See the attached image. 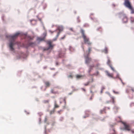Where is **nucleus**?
Segmentation results:
<instances>
[{
    "mask_svg": "<svg viewBox=\"0 0 134 134\" xmlns=\"http://www.w3.org/2000/svg\"><path fill=\"white\" fill-rule=\"evenodd\" d=\"M110 67L111 69L113 70V71H114V68L111 65H110Z\"/></svg>",
    "mask_w": 134,
    "mask_h": 134,
    "instance_id": "35",
    "label": "nucleus"
},
{
    "mask_svg": "<svg viewBox=\"0 0 134 134\" xmlns=\"http://www.w3.org/2000/svg\"><path fill=\"white\" fill-rule=\"evenodd\" d=\"M81 89L84 92H85L86 91V90H85V89L82 88Z\"/></svg>",
    "mask_w": 134,
    "mask_h": 134,
    "instance_id": "36",
    "label": "nucleus"
},
{
    "mask_svg": "<svg viewBox=\"0 0 134 134\" xmlns=\"http://www.w3.org/2000/svg\"><path fill=\"white\" fill-rule=\"evenodd\" d=\"M65 37V36H64L63 37H62L61 38V39H63Z\"/></svg>",
    "mask_w": 134,
    "mask_h": 134,
    "instance_id": "40",
    "label": "nucleus"
},
{
    "mask_svg": "<svg viewBox=\"0 0 134 134\" xmlns=\"http://www.w3.org/2000/svg\"><path fill=\"white\" fill-rule=\"evenodd\" d=\"M93 65H90V71L92 69V68L94 67Z\"/></svg>",
    "mask_w": 134,
    "mask_h": 134,
    "instance_id": "27",
    "label": "nucleus"
},
{
    "mask_svg": "<svg viewBox=\"0 0 134 134\" xmlns=\"http://www.w3.org/2000/svg\"><path fill=\"white\" fill-rule=\"evenodd\" d=\"M113 92H114V93L115 94H118L119 93V92H116V91H115L114 90H113Z\"/></svg>",
    "mask_w": 134,
    "mask_h": 134,
    "instance_id": "31",
    "label": "nucleus"
},
{
    "mask_svg": "<svg viewBox=\"0 0 134 134\" xmlns=\"http://www.w3.org/2000/svg\"><path fill=\"white\" fill-rule=\"evenodd\" d=\"M59 34H60V32H59L58 33V34H57V38H55L54 39H53V41H55L56 40L58 36H59Z\"/></svg>",
    "mask_w": 134,
    "mask_h": 134,
    "instance_id": "24",
    "label": "nucleus"
},
{
    "mask_svg": "<svg viewBox=\"0 0 134 134\" xmlns=\"http://www.w3.org/2000/svg\"><path fill=\"white\" fill-rule=\"evenodd\" d=\"M130 21L131 23H133L134 22V18L132 17H131Z\"/></svg>",
    "mask_w": 134,
    "mask_h": 134,
    "instance_id": "17",
    "label": "nucleus"
},
{
    "mask_svg": "<svg viewBox=\"0 0 134 134\" xmlns=\"http://www.w3.org/2000/svg\"><path fill=\"white\" fill-rule=\"evenodd\" d=\"M89 55H84V57L85 59V63L87 64H89L91 61L92 59L91 58L89 57Z\"/></svg>",
    "mask_w": 134,
    "mask_h": 134,
    "instance_id": "2",
    "label": "nucleus"
},
{
    "mask_svg": "<svg viewBox=\"0 0 134 134\" xmlns=\"http://www.w3.org/2000/svg\"><path fill=\"white\" fill-rule=\"evenodd\" d=\"M64 100L65 101V103H66V101H65V99H64Z\"/></svg>",
    "mask_w": 134,
    "mask_h": 134,
    "instance_id": "42",
    "label": "nucleus"
},
{
    "mask_svg": "<svg viewBox=\"0 0 134 134\" xmlns=\"http://www.w3.org/2000/svg\"><path fill=\"white\" fill-rule=\"evenodd\" d=\"M124 4L129 9L130 8H131V7H132L131 6L130 3L128 0H126L124 3Z\"/></svg>",
    "mask_w": 134,
    "mask_h": 134,
    "instance_id": "6",
    "label": "nucleus"
},
{
    "mask_svg": "<svg viewBox=\"0 0 134 134\" xmlns=\"http://www.w3.org/2000/svg\"><path fill=\"white\" fill-rule=\"evenodd\" d=\"M44 84L47 87H49L50 85V83L49 82L46 81L44 82Z\"/></svg>",
    "mask_w": 134,
    "mask_h": 134,
    "instance_id": "11",
    "label": "nucleus"
},
{
    "mask_svg": "<svg viewBox=\"0 0 134 134\" xmlns=\"http://www.w3.org/2000/svg\"><path fill=\"white\" fill-rule=\"evenodd\" d=\"M129 90H131L133 92H134V88L131 87H130Z\"/></svg>",
    "mask_w": 134,
    "mask_h": 134,
    "instance_id": "23",
    "label": "nucleus"
},
{
    "mask_svg": "<svg viewBox=\"0 0 134 134\" xmlns=\"http://www.w3.org/2000/svg\"><path fill=\"white\" fill-rule=\"evenodd\" d=\"M105 72L106 73L107 75L108 76L112 78H113V74H110L109 73L108 71H105Z\"/></svg>",
    "mask_w": 134,
    "mask_h": 134,
    "instance_id": "9",
    "label": "nucleus"
},
{
    "mask_svg": "<svg viewBox=\"0 0 134 134\" xmlns=\"http://www.w3.org/2000/svg\"><path fill=\"white\" fill-rule=\"evenodd\" d=\"M47 118H45V119H44V121H45V122H46L47 121Z\"/></svg>",
    "mask_w": 134,
    "mask_h": 134,
    "instance_id": "37",
    "label": "nucleus"
},
{
    "mask_svg": "<svg viewBox=\"0 0 134 134\" xmlns=\"http://www.w3.org/2000/svg\"><path fill=\"white\" fill-rule=\"evenodd\" d=\"M110 102L109 101H107L105 103L106 104H107L109 103Z\"/></svg>",
    "mask_w": 134,
    "mask_h": 134,
    "instance_id": "39",
    "label": "nucleus"
},
{
    "mask_svg": "<svg viewBox=\"0 0 134 134\" xmlns=\"http://www.w3.org/2000/svg\"><path fill=\"white\" fill-rule=\"evenodd\" d=\"M56 64L57 65H58V63H56Z\"/></svg>",
    "mask_w": 134,
    "mask_h": 134,
    "instance_id": "45",
    "label": "nucleus"
},
{
    "mask_svg": "<svg viewBox=\"0 0 134 134\" xmlns=\"http://www.w3.org/2000/svg\"><path fill=\"white\" fill-rule=\"evenodd\" d=\"M59 106L57 104L56 102H55L54 103V108H59Z\"/></svg>",
    "mask_w": 134,
    "mask_h": 134,
    "instance_id": "16",
    "label": "nucleus"
},
{
    "mask_svg": "<svg viewBox=\"0 0 134 134\" xmlns=\"http://www.w3.org/2000/svg\"><path fill=\"white\" fill-rule=\"evenodd\" d=\"M13 43L12 42H10L9 44V47L10 50L12 51H13L14 50V48H13Z\"/></svg>",
    "mask_w": 134,
    "mask_h": 134,
    "instance_id": "8",
    "label": "nucleus"
},
{
    "mask_svg": "<svg viewBox=\"0 0 134 134\" xmlns=\"http://www.w3.org/2000/svg\"><path fill=\"white\" fill-rule=\"evenodd\" d=\"M29 38L30 40H32L33 39V38L31 37H29Z\"/></svg>",
    "mask_w": 134,
    "mask_h": 134,
    "instance_id": "38",
    "label": "nucleus"
},
{
    "mask_svg": "<svg viewBox=\"0 0 134 134\" xmlns=\"http://www.w3.org/2000/svg\"><path fill=\"white\" fill-rule=\"evenodd\" d=\"M94 87H94V86H92L91 87V88H90V89H91V93L92 92V90L93 88H94Z\"/></svg>",
    "mask_w": 134,
    "mask_h": 134,
    "instance_id": "30",
    "label": "nucleus"
},
{
    "mask_svg": "<svg viewBox=\"0 0 134 134\" xmlns=\"http://www.w3.org/2000/svg\"><path fill=\"white\" fill-rule=\"evenodd\" d=\"M122 123L124 125L125 130L128 131H130L131 130V127L129 124L124 122H122Z\"/></svg>",
    "mask_w": 134,
    "mask_h": 134,
    "instance_id": "3",
    "label": "nucleus"
},
{
    "mask_svg": "<svg viewBox=\"0 0 134 134\" xmlns=\"http://www.w3.org/2000/svg\"><path fill=\"white\" fill-rule=\"evenodd\" d=\"M43 102L44 103H48L49 102V101L48 100H44L43 101Z\"/></svg>",
    "mask_w": 134,
    "mask_h": 134,
    "instance_id": "19",
    "label": "nucleus"
},
{
    "mask_svg": "<svg viewBox=\"0 0 134 134\" xmlns=\"http://www.w3.org/2000/svg\"><path fill=\"white\" fill-rule=\"evenodd\" d=\"M110 60L109 58H108V60L107 62V63L108 64H110Z\"/></svg>",
    "mask_w": 134,
    "mask_h": 134,
    "instance_id": "26",
    "label": "nucleus"
},
{
    "mask_svg": "<svg viewBox=\"0 0 134 134\" xmlns=\"http://www.w3.org/2000/svg\"><path fill=\"white\" fill-rule=\"evenodd\" d=\"M19 34V33H17L13 36L7 35L6 36V37L7 38H9L13 40L17 38Z\"/></svg>",
    "mask_w": 134,
    "mask_h": 134,
    "instance_id": "4",
    "label": "nucleus"
},
{
    "mask_svg": "<svg viewBox=\"0 0 134 134\" xmlns=\"http://www.w3.org/2000/svg\"><path fill=\"white\" fill-rule=\"evenodd\" d=\"M90 81H88L87 82H86V83H84V85L85 86H88L89 85V83H90Z\"/></svg>",
    "mask_w": 134,
    "mask_h": 134,
    "instance_id": "20",
    "label": "nucleus"
},
{
    "mask_svg": "<svg viewBox=\"0 0 134 134\" xmlns=\"http://www.w3.org/2000/svg\"><path fill=\"white\" fill-rule=\"evenodd\" d=\"M99 72L97 71V72L96 73H95L93 74V75H96V76H97L99 74Z\"/></svg>",
    "mask_w": 134,
    "mask_h": 134,
    "instance_id": "29",
    "label": "nucleus"
},
{
    "mask_svg": "<svg viewBox=\"0 0 134 134\" xmlns=\"http://www.w3.org/2000/svg\"><path fill=\"white\" fill-rule=\"evenodd\" d=\"M132 133H134V129H131V130H130Z\"/></svg>",
    "mask_w": 134,
    "mask_h": 134,
    "instance_id": "32",
    "label": "nucleus"
},
{
    "mask_svg": "<svg viewBox=\"0 0 134 134\" xmlns=\"http://www.w3.org/2000/svg\"><path fill=\"white\" fill-rule=\"evenodd\" d=\"M44 37H38L37 38V40L39 42H40L42 41H44Z\"/></svg>",
    "mask_w": 134,
    "mask_h": 134,
    "instance_id": "10",
    "label": "nucleus"
},
{
    "mask_svg": "<svg viewBox=\"0 0 134 134\" xmlns=\"http://www.w3.org/2000/svg\"><path fill=\"white\" fill-rule=\"evenodd\" d=\"M80 32L82 34V37L84 40L85 43L89 45H91L92 43L90 41L89 38L87 37L85 34L84 30L81 29L80 30Z\"/></svg>",
    "mask_w": 134,
    "mask_h": 134,
    "instance_id": "1",
    "label": "nucleus"
},
{
    "mask_svg": "<svg viewBox=\"0 0 134 134\" xmlns=\"http://www.w3.org/2000/svg\"><path fill=\"white\" fill-rule=\"evenodd\" d=\"M70 30H71V31H73V29L72 28H70Z\"/></svg>",
    "mask_w": 134,
    "mask_h": 134,
    "instance_id": "41",
    "label": "nucleus"
},
{
    "mask_svg": "<svg viewBox=\"0 0 134 134\" xmlns=\"http://www.w3.org/2000/svg\"><path fill=\"white\" fill-rule=\"evenodd\" d=\"M104 111L105 109H104L100 110V113L101 114H102Z\"/></svg>",
    "mask_w": 134,
    "mask_h": 134,
    "instance_id": "28",
    "label": "nucleus"
},
{
    "mask_svg": "<svg viewBox=\"0 0 134 134\" xmlns=\"http://www.w3.org/2000/svg\"><path fill=\"white\" fill-rule=\"evenodd\" d=\"M131 10V13L132 14H134V9H133L132 7H131V8L129 9Z\"/></svg>",
    "mask_w": 134,
    "mask_h": 134,
    "instance_id": "18",
    "label": "nucleus"
},
{
    "mask_svg": "<svg viewBox=\"0 0 134 134\" xmlns=\"http://www.w3.org/2000/svg\"><path fill=\"white\" fill-rule=\"evenodd\" d=\"M52 42L51 41H47V43L48 44L49 47L47 48L44 49V50H47L49 49H52L53 48V45L52 44Z\"/></svg>",
    "mask_w": 134,
    "mask_h": 134,
    "instance_id": "5",
    "label": "nucleus"
},
{
    "mask_svg": "<svg viewBox=\"0 0 134 134\" xmlns=\"http://www.w3.org/2000/svg\"><path fill=\"white\" fill-rule=\"evenodd\" d=\"M83 51H84V49L83 47Z\"/></svg>",
    "mask_w": 134,
    "mask_h": 134,
    "instance_id": "44",
    "label": "nucleus"
},
{
    "mask_svg": "<svg viewBox=\"0 0 134 134\" xmlns=\"http://www.w3.org/2000/svg\"><path fill=\"white\" fill-rule=\"evenodd\" d=\"M83 76L82 75H76V78L77 79H79L83 77Z\"/></svg>",
    "mask_w": 134,
    "mask_h": 134,
    "instance_id": "15",
    "label": "nucleus"
},
{
    "mask_svg": "<svg viewBox=\"0 0 134 134\" xmlns=\"http://www.w3.org/2000/svg\"><path fill=\"white\" fill-rule=\"evenodd\" d=\"M47 96H48L49 95V94H47Z\"/></svg>",
    "mask_w": 134,
    "mask_h": 134,
    "instance_id": "46",
    "label": "nucleus"
},
{
    "mask_svg": "<svg viewBox=\"0 0 134 134\" xmlns=\"http://www.w3.org/2000/svg\"><path fill=\"white\" fill-rule=\"evenodd\" d=\"M92 48L91 47H89L88 48V51H87L85 53V54L86 55H90V54L91 53V52L92 51Z\"/></svg>",
    "mask_w": 134,
    "mask_h": 134,
    "instance_id": "7",
    "label": "nucleus"
},
{
    "mask_svg": "<svg viewBox=\"0 0 134 134\" xmlns=\"http://www.w3.org/2000/svg\"><path fill=\"white\" fill-rule=\"evenodd\" d=\"M45 35H46V33H45Z\"/></svg>",
    "mask_w": 134,
    "mask_h": 134,
    "instance_id": "47",
    "label": "nucleus"
},
{
    "mask_svg": "<svg viewBox=\"0 0 134 134\" xmlns=\"http://www.w3.org/2000/svg\"><path fill=\"white\" fill-rule=\"evenodd\" d=\"M68 77L69 78H72L73 77V76L72 75H69L68 76Z\"/></svg>",
    "mask_w": 134,
    "mask_h": 134,
    "instance_id": "33",
    "label": "nucleus"
},
{
    "mask_svg": "<svg viewBox=\"0 0 134 134\" xmlns=\"http://www.w3.org/2000/svg\"><path fill=\"white\" fill-rule=\"evenodd\" d=\"M130 106L131 107L134 106V102H132L131 103Z\"/></svg>",
    "mask_w": 134,
    "mask_h": 134,
    "instance_id": "34",
    "label": "nucleus"
},
{
    "mask_svg": "<svg viewBox=\"0 0 134 134\" xmlns=\"http://www.w3.org/2000/svg\"><path fill=\"white\" fill-rule=\"evenodd\" d=\"M51 92L52 93L56 94L57 93L56 92L54 91V90L53 89H52L51 91Z\"/></svg>",
    "mask_w": 134,
    "mask_h": 134,
    "instance_id": "22",
    "label": "nucleus"
},
{
    "mask_svg": "<svg viewBox=\"0 0 134 134\" xmlns=\"http://www.w3.org/2000/svg\"><path fill=\"white\" fill-rule=\"evenodd\" d=\"M55 111V110H52L51 111H50V114L51 115L52 114L54 113Z\"/></svg>",
    "mask_w": 134,
    "mask_h": 134,
    "instance_id": "21",
    "label": "nucleus"
},
{
    "mask_svg": "<svg viewBox=\"0 0 134 134\" xmlns=\"http://www.w3.org/2000/svg\"><path fill=\"white\" fill-rule=\"evenodd\" d=\"M29 46L32 47H34L36 45V43L35 42H30L29 44Z\"/></svg>",
    "mask_w": 134,
    "mask_h": 134,
    "instance_id": "13",
    "label": "nucleus"
},
{
    "mask_svg": "<svg viewBox=\"0 0 134 134\" xmlns=\"http://www.w3.org/2000/svg\"><path fill=\"white\" fill-rule=\"evenodd\" d=\"M104 52L105 53H108L107 49L106 48H105L104 50Z\"/></svg>",
    "mask_w": 134,
    "mask_h": 134,
    "instance_id": "25",
    "label": "nucleus"
},
{
    "mask_svg": "<svg viewBox=\"0 0 134 134\" xmlns=\"http://www.w3.org/2000/svg\"><path fill=\"white\" fill-rule=\"evenodd\" d=\"M123 21L124 23H126L127 22V17L125 16L123 19Z\"/></svg>",
    "mask_w": 134,
    "mask_h": 134,
    "instance_id": "14",
    "label": "nucleus"
},
{
    "mask_svg": "<svg viewBox=\"0 0 134 134\" xmlns=\"http://www.w3.org/2000/svg\"><path fill=\"white\" fill-rule=\"evenodd\" d=\"M99 65V64H97V66H98Z\"/></svg>",
    "mask_w": 134,
    "mask_h": 134,
    "instance_id": "43",
    "label": "nucleus"
},
{
    "mask_svg": "<svg viewBox=\"0 0 134 134\" xmlns=\"http://www.w3.org/2000/svg\"><path fill=\"white\" fill-rule=\"evenodd\" d=\"M110 97L111 99L112 100V102L114 104L115 103V97H114V96H111L110 94Z\"/></svg>",
    "mask_w": 134,
    "mask_h": 134,
    "instance_id": "12",
    "label": "nucleus"
}]
</instances>
